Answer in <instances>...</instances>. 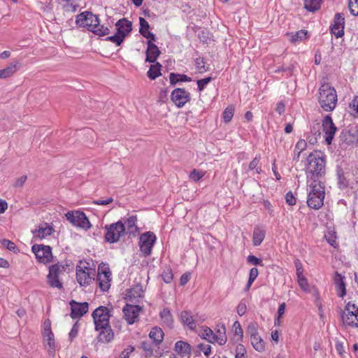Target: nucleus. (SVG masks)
I'll use <instances>...</instances> for the list:
<instances>
[{"label":"nucleus","mask_w":358,"mask_h":358,"mask_svg":"<svg viewBox=\"0 0 358 358\" xmlns=\"http://www.w3.org/2000/svg\"><path fill=\"white\" fill-rule=\"evenodd\" d=\"M325 164L324 156L321 152L315 151L308 156L306 172L308 182H324Z\"/></svg>","instance_id":"f257e3e1"},{"label":"nucleus","mask_w":358,"mask_h":358,"mask_svg":"<svg viewBox=\"0 0 358 358\" xmlns=\"http://www.w3.org/2000/svg\"><path fill=\"white\" fill-rule=\"evenodd\" d=\"M337 93L329 83H323L319 88L318 101L321 108L327 112L335 109L337 105Z\"/></svg>","instance_id":"f03ea898"},{"label":"nucleus","mask_w":358,"mask_h":358,"mask_svg":"<svg viewBox=\"0 0 358 358\" xmlns=\"http://www.w3.org/2000/svg\"><path fill=\"white\" fill-rule=\"evenodd\" d=\"M307 204L310 208L318 210L324 203L325 186L324 182H310Z\"/></svg>","instance_id":"7ed1b4c3"},{"label":"nucleus","mask_w":358,"mask_h":358,"mask_svg":"<svg viewBox=\"0 0 358 358\" xmlns=\"http://www.w3.org/2000/svg\"><path fill=\"white\" fill-rule=\"evenodd\" d=\"M91 262L80 261L76 266V280L82 287H86L92 283L96 275V270Z\"/></svg>","instance_id":"20e7f679"},{"label":"nucleus","mask_w":358,"mask_h":358,"mask_svg":"<svg viewBox=\"0 0 358 358\" xmlns=\"http://www.w3.org/2000/svg\"><path fill=\"white\" fill-rule=\"evenodd\" d=\"M125 235L126 229L121 222L117 221L105 226V239L110 244L118 242Z\"/></svg>","instance_id":"39448f33"},{"label":"nucleus","mask_w":358,"mask_h":358,"mask_svg":"<svg viewBox=\"0 0 358 358\" xmlns=\"http://www.w3.org/2000/svg\"><path fill=\"white\" fill-rule=\"evenodd\" d=\"M76 24L80 27H85L93 32L96 27L99 26L100 20L96 15L92 12L85 11L76 16Z\"/></svg>","instance_id":"423d86ee"},{"label":"nucleus","mask_w":358,"mask_h":358,"mask_svg":"<svg viewBox=\"0 0 358 358\" xmlns=\"http://www.w3.org/2000/svg\"><path fill=\"white\" fill-rule=\"evenodd\" d=\"M92 316L95 330L99 331L101 329L108 326L110 311L107 307L101 306L93 311Z\"/></svg>","instance_id":"0eeeda50"},{"label":"nucleus","mask_w":358,"mask_h":358,"mask_svg":"<svg viewBox=\"0 0 358 358\" xmlns=\"http://www.w3.org/2000/svg\"><path fill=\"white\" fill-rule=\"evenodd\" d=\"M111 281L112 273L108 264H100L97 271V282L101 291L107 292L111 286Z\"/></svg>","instance_id":"6e6552de"},{"label":"nucleus","mask_w":358,"mask_h":358,"mask_svg":"<svg viewBox=\"0 0 358 358\" xmlns=\"http://www.w3.org/2000/svg\"><path fill=\"white\" fill-rule=\"evenodd\" d=\"M341 319L344 325L358 327V307L348 302L345 307Z\"/></svg>","instance_id":"1a4fd4ad"},{"label":"nucleus","mask_w":358,"mask_h":358,"mask_svg":"<svg viewBox=\"0 0 358 358\" xmlns=\"http://www.w3.org/2000/svg\"><path fill=\"white\" fill-rule=\"evenodd\" d=\"M64 266L60 264H54L50 266L49 273L47 276L48 284L53 288L62 289L63 284L59 277L64 273Z\"/></svg>","instance_id":"9d476101"},{"label":"nucleus","mask_w":358,"mask_h":358,"mask_svg":"<svg viewBox=\"0 0 358 358\" xmlns=\"http://www.w3.org/2000/svg\"><path fill=\"white\" fill-rule=\"evenodd\" d=\"M66 219L75 227L87 230L92 227L88 218L83 211L74 210L66 214Z\"/></svg>","instance_id":"9b49d317"},{"label":"nucleus","mask_w":358,"mask_h":358,"mask_svg":"<svg viewBox=\"0 0 358 358\" xmlns=\"http://www.w3.org/2000/svg\"><path fill=\"white\" fill-rule=\"evenodd\" d=\"M322 126L324 133L325 141L327 145H331L337 131V128L329 115H326L323 118Z\"/></svg>","instance_id":"f8f14e48"},{"label":"nucleus","mask_w":358,"mask_h":358,"mask_svg":"<svg viewBox=\"0 0 358 358\" xmlns=\"http://www.w3.org/2000/svg\"><path fill=\"white\" fill-rule=\"evenodd\" d=\"M171 99L178 108H182L190 101L191 96L185 89L176 88L172 91Z\"/></svg>","instance_id":"ddd939ff"},{"label":"nucleus","mask_w":358,"mask_h":358,"mask_svg":"<svg viewBox=\"0 0 358 358\" xmlns=\"http://www.w3.org/2000/svg\"><path fill=\"white\" fill-rule=\"evenodd\" d=\"M141 307L138 305L127 304L122 309L124 318L128 324H134L138 320Z\"/></svg>","instance_id":"4468645a"},{"label":"nucleus","mask_w":358,"mask_h":358,"mask_svg":"<svg viewBox=\"0 0 358 358\" xmlns=\"http://www.w3.org/2000/svg\"><path fill=\"white\" fill-rule=\"evenodd\" d=\"M345 18L341 13H336L334 16L333 23L330 26V31L332 35L336 38L342 37L344 35Z\"/></svg>","instance_id":"2eb2a0df"},{"label":"nucleus","mask_w":358,"mask_h":358,"mask_svg":"<svg viewBox=\"0 0 358 358\" xmlns=\"http://www.w3.org/2000/svg\"><path fill=\"white\" fill-rule=\"evenodd\" d=\"M137 221L138 217L136 215L124 217L119 220V222H121L124 225L126 234L132 236H136L138 233L139 228L137 226Z\"/></svg>","instance_id":"dca6fc26"},{"label":"nucleus","mask_w":358,"mask_h":358,"mask_svg":"<svg viewBox=\"0 0 358 358\" xmlns=\"http://www.w3.org/2000/svg\"><path fill=\"white\" fill-rule=\"evenodd\" d=\"M144 296V289L141 285L136 284L128 289L126 294V299L128 302L137 303L141 301Z\"/></svg>","instance_id":"f3484780"},{"label":"nucleus","mask_w":358,"mask_h":358,"mask_svg":"<svg viewBox=\"0 0 358 358\" xmlns=\"http://www.w3.org/2000/svg\"><path fill=\"white\" fill-rule=\"evenodd\" d=\"M31 251L41 263L47 264L52 259L51 248H31Z\"/></svg>","instance_id":"a211bd4d"},{"label":"nucleus","mask_w":358,"mask_h":358,"mask_svg":"<svg viewBox=\"0 0 358 358\" xmlns=\"http://www.w3.org/2000/svg\"><path fill=\"white\" fill-rule=\"evenodd\" d=\"M52 231L53 229L50 225L45 222L41 223L32 231L33 239L34 241L42 240L46 236L51 235Z\"/></svg>","instance_id":"6ab92c4d"},{"label":"nucleus","mask_w":358,"mask_h":358,"mask_svg":"<svg viewBox=\"0 0 358 358\" xmlns=\"http://www.w3.org/2000/svg\"><path fill=\"white\" fill-rule=\"evenodd\" d=\"M71 313V316L72 318H80L83 317L89 309V304L87 302L78 303L75 301L70 302Z\"/></svg>","instance_id":"aec40b11"},{"label":"nucleus","mask_w":358,"mask_h":358,"mask_svg":"<svg viewBox=\"0 0 358 358\" xmlns=\"http://www.w3.org/2000/svg\"><path fill=\"white\" fill-rule=\"evenodd\" d=\"M174 351L182 358H189L192 353V347L187 342L179 341L175 344Z\"/></svg>","instance_id":"412c9836"},{"label":"nucleus","mask_w":358,"mask_h":358,"mask_svg":"<svg viewBox=\"0 0 358 358\" xmlns=\"http://www.w3.org/2000/svg\"><path fill=\"white\" fill-rule=\"evenodd\" d=\"M250 341L253 348L258 352H262L265 349V343L258 334L255 328H250Z\"/></svg>","instance_id":"4be33fe9"},{"label":"nucleus","mask_w":358,"mask_h":358,"mask_svg":"<svg viewBox=\"0 0 358 358\" xmlns=\"http://www.w3.org/2000/svg\"><path fill=\"white\" fill-rule=\"evenodd\" d=\"M118 34L124 35V38L131 31L132 22L126 18H122L115 23Z\"/></svg>","instance_id":"5701e85b"},{"label":"nucleus","mask_w":358,"mask_h":358,"mask_svg":"<svg viewBox=\"0 0 358 358\" xmlns=\"http://www.w3.org/2000/svg\"><path fill=\"white\" fill-rule=\"evenodd\" d=\"M152 40L148 41V48L146 50V59L145 61L150 63H155L159 56L161 52L158 47L154 44Z\"/></svg>","instance_id":"b1692460"},{"label":"nucleus","mask_w":358,"mask_h":358,"mask_svg":"<svg viewBox=\"0 0 358 358\" xmlns=\"http://www.w3.org/2000/svg\"><path fill=\"white\" fill-rule=\"evenodd\" d=\"M334 282L338 296L341 298L344 297L346 295L345 277L339 273L336 272Z\"/></svg>","instance_id":"393cba45"},{"label":"nucleus","mask_w":358,"mask_h":358,"mask_svg":"<svg viewBox=\"0 0 358 358\" xmlns=\"http://www.w3.org/2000/svg\"><path fill=\"white\" fill-rule=\"evenodd\" d=\"M180 320L185 326L191 330L194 329L196 327V320L190 311H182L180 313Z\"/></svg>","instance_id":"a878e982"},{"label":"nucleus","mask_w":358,"mask_h":358,"mask_svg":"<svg viewBox=\"0 0 358 358\" xmlns=\"http://www.w3.org/2000/svg\"><path fill=\"white\" fill-rule=\"evenodd\" d=\"M139 23H140V29H139L140 34L145 38H148V39L152 40V41H155V35L149 31L150 24H149L148 22L146 20H145L143 17H141L139 18Z\"/></svg>","instance_id":"bb28decb"},{"label":"nucleus","mask_w":358,"mask_h":358,"mask_svg":"<svg viewBox=\"0 0 358 358\" xmlns=\"http://www.w3.org/2000/svg\"><path fill=\"white\" fill-rule=\"evenodd\" d=\"M156 239V236L153 232H144L139 237V246H153Z\"/></svg>","instance_id":"cd10ccee"},{"label":"nucleus","mask_w":358,"mask_h":358,"mask_svg":"<svg viewBox=\"0 0 358 358\" xmlns=\"http://www.w3.org/2000/svg\"><path fill=\"white\" fill-rule=\"evenodd\" d=\"M215 343L223 345L227 343V338L226 335V328L223 324H218L216 327L215 332H214Z\"/></svg>","instance_id":"c85d7f7f"},{"label":"nucleus","mask_w":358,"mask_h":358,"mask_svg":"<svg viewBox=\"0 0 358 358\" xmlns=\"http://www.w3.org/2000/svg\"><path fill=\"white\" fill-rule=\"evenodd\" d=\"M43 336L48 353L50 355H54L56 351V343L54 334L52 332L50 334H43Z\"/></svg>","instance_id":"c756f323"},{"label":"nucleus","mask_w":358,"mask_h":358,"mask_svg":"<svg viewBox=\"0 0 358 358\" xmlns=\"http://www.w3.org/2000/svg\"><path fill=\"white\" fill-rule=\"evenodd\" d=\"M19 62L14 61L8 66L0 70V79L7 78L13 76L17 71Z\"/></svg>","instance_id":"7c9ffc66"},{"label":"nucleus","mask_w":358,"mask_h":358,"mask_svg":"<svg viewBox=\"0 0 358 358\" xmlns=\"http://www.w3.org/2000/svg\"><path fill=\"white\" fill-rule=\"evenodd\" d=\"M99 331V339L100 341L108 343L113 339L114 333L109 325L101 329Z\"/></svg>","instance_id":"2f4dec72"},{"label":"nucleus","mask_w":358,"mask_h":358,"mask_svg":"<svg viewBox=\"0 0 358 358\" xmlns=\"http://www.w3.org/2000/svg\"><path fill=\"white\" fill-rule=\"evenodd\" d=\"M164 332L161 328L155 327L149 333V337L156 343L159 344L164 339Z\"/></svg>","instance_id":"473e14b6"},{"label":"nucleus","mask_w":358,"mask_h":358,"mask_svg":"<svg viewBox=\"0 0 358 358\" xmlns=\"http://www.w3.org/2000/svg\"><path fill=\"white\" fill-rule=\"evenodd\" d=\"M323 0H303L304 8L309 12H315L320 8Z\"/></svg>","instance_id":"72a5a7b5"},{"label":"nucleus","mask_w":358,"mask_h":358,"mask_svg":"<svg viewBox=\"0 0 358 358\" xmlns=\"http://www.w3.org/2000/svg\"><path fill=\"white\" fill-rule=\"evenodd\" d=\"M170 84L175 85L178 82H189L192 80L191 78L185 74H178L171 73L169 75Z\"/></svg>","instance_id":"f704fd0d"},{"label":"nucleus","mask_w":358,"mask_h":358,"mask_svg":"<svg viewBox=\"0 0 358 358\" xmlns=\"http://www.w3.org/2000/svg\"><path fill=\"white\" fill-rule=\"evenodd\" d=\"M162 65L157 62L155 64H152L147 72L148 77L151 80H155L161 76Z\"/></svg>","instance_id":"c9c22d12"},{"label":"nucleus","mask_w":358,"mask_h":358,"mask_svg":"<svg viewBox=\"0 0 358 358\" xmlns=\"http://www.w3.org/2000/svg\"><path fill=\"white\" fill-rule=\"evenodd\" d=\"M200 336L209 343H215L214 331L208 327H203L200 332Z\"/></svg>","instance_id":"e433bc0d"},{"label":"nucleus","mask_w":358,"mask_h":358,"mask_svg":"<svg viewBox=\"0 0 358 358\" xmlns=\"http://www.w3.org/2000/svg\"><path fill=\"white\" fill-rule=\"evenodd\" d=\"M265 237V231L257 227L253 231V243L255 246L259 245Z\"/></svg>","instance_id":"4c0bfd02"},{"label":"nucleus","mask_w":358,"mask_h":358,"mask_svg":"<svg viewBox=\"0 0 358 358\" xmlns=\"http://www.w3.org/2000/svg\"><path fill=\"white\" fill-rule=\"evenodd\" d=\"M162 322L168 327H171L173 324V317L171 311L169 308H164L159 313Z\"/></svg>","instance_id":"58836bf2"},{"label":"nucleus","mask_w":358,"mask_h":358,"mask_svg":"<svg viewBox=\"0 0 358 358\" xmlns=\"http://www.w3.org/2000/svg\"><path fill=\"white\" fill-rule=\"evenodd\" d=\"M260 159L261 155L259 154L256 155L255 157L249 164V171H255L257 173L260 174L262 171V167L259 166Z\"/></svg>","instance_id":"ea45409f"},{"label":"nucleus","mask_w":358,"mask_h":358,"mask_svg":"<svg viewBox=\"0 0 358 358\" xmlns=\"http://www.w3.org/2000/svg\"><path fill=\"white\" fill-rule=\"evenodd\" d=\"M324 238L331 246L336 243L337 236L334 229L329 228L324 234Z\"/></svg>","instance_id":"a19ab883"},{"label":"nucleus","mask_w":358,"mask_h":358,"mask_svg":"<svg viewBox=\"0 0 358 358\" xmlns=\"http://www.w3.org/2000/svg\"><path fill=\"white\" fill-rule=\"evenodd\" d=\"M64 2L63 7L68 12L74 13L78 8V4L76 3L75 0H62Z\"/></svg>","instance_id":"79ce46f5"},{"label":"nucleus","mask_w":358,"mask_h":358,"mask_svg":"<svg viewBox=\"0 0 358 358\" xmlns=\"http://www.w3.org/2000/svg\"><path fill=\"white\" fill-rule=\"evenodd\" d=\"M307 34V31L301 29L299 31H296L295 34H292L290 41L292 43L301 41L306 38Z\"/></svg>","instance_id":"37998d69"},{"label":"nucleus","mask_w":358,"mask_h":358,"mask_svg":"<svg viewBox=\"0 0 358 358\" xmlns=\"http://www.w3.org/2000/svg\"><path fill=\"white\" fill-rule=\"evenodd\" d=\"M338 175V184L341 189H344L348 187V182L344 176V173L342 169H338L337 171Z\"/></svg>","instance_id":"c03bdc74"},{"label":"nucleus","mask_w":358,"mask_h":358,"mask_svg":"<svg viewBox=\"0 0 358 358\" xmlns=\"http://www.w3.org/2000/svg\"><path fill=\"white\" fill-rule=\"evenodd\" d=\"M196 68L200 73L206 72L208 71V67L206 66V62L203 57H198L195 59Z\"/></svg>","instance_id":"a18cd8bd"},{"label":"nucleus","mask_w":358,"mask_h":358,"mask_svg":"<svg viewBox=\"0 0 358 358\" xmlns=\"http://www.w3.org/2000/svg\"><path fill=\"white\" fill-rule=\"evenodd\" d=\"M162 278L164 282L170 283L173 280V272L170 267H165L162 273Z\"/></svg>","instance_id":"49530a36"},{"label":"nucleus","mask_w":358,"mask_h":358,"mask_svg":"<svg viewBox=\"0 0 358 358\" xmlns=\"http://www.w3.org/2000/svg\"><path fill=\"white\" fill-rule=\"evenodd\" d=\"M297 282L301 289L305 292H308L310 291V285L308 282V280L304 275H301L297 277Z\"/></svg>","instance_id":"de8ad7c7"},{"label":"nucleus","mask_w":358,"mask_h":358,"mask_svg":"<svg viewBox=\"0 0 358 358\" xmlns=\"http://www.w3.org/2000/svg\"><path fill=\"white\" fill-rule=\"evenodd\" d=\"M234 114V108L232 106H227L223 112V120L226 123L229 122Z\"/></svg>","instance_id":"09e8293b"},{"label":"nucleus","mask_w":358,"mask_h":358,"mask_svg":"<svg viewBox=\"0 0 358 358\" xmlns=\"http://www.w3.org/2000/svg\"><path fill=\"white\" fill-rule=\"evenodd\" d=\"M124 35L118 34L116 32L113 36H108L106 40L115 43L116 45H120L124 41Z\"/></svg>","instance_id":"8fccbe9b"},{"label":"nucleus","mask_w":358,"mask_h":358,"mask_svg":"<svg viewBox=\"0 0 358 358\" xmlns=\"http://www.w3.org/2000/svg\"><path fill=\"white\" fill-rule=\"evenodd\" d=\"M236 358H247L246 350L243 345L238 344L235 349Z\"/></svg>","instance_id":"3c124183"},{"label":"nucleus","mask_w":358,"mask_h":358,"mask_svg":"<svg viewBox=\"0 0 358 358\" xmlns=\"http://www.w3.org/2000/svg\"><path fill=\"white\" fill-rule=\"evenodd\" d=\"M93 33L99 36H106L110 34V29L99 24V27H96V29L93 30Z\"/></svg>","instance_id":"603ef678"},{"label":"nucleus","mask_w":358,"mask_h":358,"mask_svg":"<svg viewBox=\"0 0 358 358\" xmlns=\"http://www.w3.org/2000/svg\"><path fill=\"white\" fill-rule=\"evenodd\" d=\"M306 145H307V143L306 142L305 140H299L296 145H295V149H294V154L295 155H297V157H299L300 155V153L306 149Z\"/></svg>","instance_id":"864d4df0"},{"label":"nucleus","mask_w":358,"mask_h":358,"mask_svg":"<svg viewBox=\"0 0 358 358\" xmlns=\"http://www.w3.org/2000/svg\"><path fill=\"white\" fill-rule=\"evenodd\" d=\"M348 7L352 15L358 16V0H349Z\"/></svg>","instance_id":"5fc2aeb1"},{"label":"nucleus","mask_w":358,"mask_h":358,"mask_svg":"<svg viewBox=\"0 0 358 358\" xmlns=\"http://www.w3.org/2000/svg\"><path fill=\"white\" fill-rule=\"evenodd\" d=\"M349 107L352 111V114L355 117H358V96L354 97V99L350 103Z\"/></svg>","instance_id":"6e6d98bb"},{"label":"nucleus","mask_w":358,"mask_h":358,"mask_svg":"<svg viewBox=\"0 0 358 358\" xmlns=\"http://www.w3.org/2000/svg\"><path fill=\"white\" fill-rule=\"evenodd\" d=\"M212 80V77L209 76L197 80L198 91L201 92L206 86Z\"/></svg>","instance_id":"4d7b16f0"},{"label":"nucleus","mask_w":358,"mask_h":358,"mask_svg":"<svg viewBox=\"0 0 358 358\" xmlns=\"http://www.w3.org/2000/svg\"><path fill=\"white\" fill-rule=\"evenodd\" d=\"M198 348L199 350L207 357H208L212 353V348L209 344L201 343L199 345Z\"/></svg>","instance_id":"13d9d810"},{"label":"nucleus","mask_w":358,"mask_h":358,"mask_svg":"<svg viewBox=\"0 0 358 358\" xmlns=\"http://www.w3.org/2000/svg\"><path fill=\"white\" fill-rule=\"evenodd\" d=\"M234 334L237 337L238 340H242L243 338V330L240 323L236 321L234 323Z\"/></svg>","instance_id":"bf43d9fd"},{"label":"nucleus","mask_w":358,"mask_h":358,"mask_svg":"<svg viewBox=\"0 0 358 358\" xmlns=\"http://www.w3.org/2000/svg\"><path fill=\"white\" fill-rule=\"evenodd\" d=\"M236 309L238 315H244L247 310L246 301L245 300H241V302L238 303Z\"/></svg>","instance_id":"052dcab7"},{"label":"nucleus","mask_w":358,"mask_h":358,"mask_svg":"<svg viewBox=\"0 0 358 358\" xmlns=\"http://www.w3.org/2000/svg\"><path fill=\"white\" fill-rule=\"evenodd\" d=\"M204 173L201 171L194 169L191 171L189 174V178L195 182L199 181L203 176Z\"/></svg>","instance_id":"680f3d73"},{"label":"nucleus","mask_w":358,"mask_h":358,"mask_svg":"<svg viewBox=\"0 0 358 358\" xmlns=\"http://www.w3.org/2000/svg\"><path fill=\"white\" fill-rule=\"evenodd\" d=\"M134 350V348L131 345H129L122 350L118 358H128Z\"/></svg>","instance_id":"e2e57ef3"},{"label":"nucleus","mask_w":358,"mask_h":358,"mask_svg":"<svg viewBox=\"0 0 358 358\" xmlns=\"http://www.w3.org/2000/svg\"><path fill=\"white\" fill-rule=\"evenodd\" d=\"M294 264H295L296 270V276L298 277V276H301V275H303V264L301 262V261L299 259H296L294 261Z\"/></svg>","instance_id":"0e129e2a"},{"label":"nucleus","mask_w":358,"mask_h":358,"mask_svg":"<svg viewBox=\"0 0 358 358\" xmlns=\"http://www.w3.org/2000/svg\"><path fill=\"white\" fill-rule=\"evenodd\" d=\"M335 348L340 356H343L345 354V347L343 343L339 341H336Z\"/></svg>","instance_id":"69168bd1"},{"label":"nucleus","mask_w":358,"mask_h":358,"mask_svg":"<svg viewBox=\"0 0 358 358\" xmlns=\"http://www.w3.org/2000/svg\"><path fill=\"white\" fill-rule=\"evenodd\" d=\"M78 322H76L73 325V327L69 334V339L71 341L74 339L78 336Z\"/></svg>","instance_id":"338daca9"},{"label":"nucleus","mask_w":358,"mask_h":358,"mask_svg":"<svg viewBox=\"0 0 358 358\" xmlns=\"http://www.w3.org/2000/svg\"><path fill=\"white\" fill-rule=\"evenodd\" d=\"M286 203L289 206H294L296 204V199L294 196L292 192H289L285 195Z\"/></svg>","instance_id":"774afa93"}]
</instances>
